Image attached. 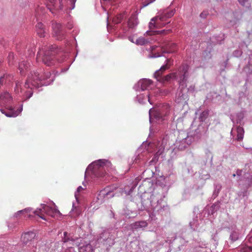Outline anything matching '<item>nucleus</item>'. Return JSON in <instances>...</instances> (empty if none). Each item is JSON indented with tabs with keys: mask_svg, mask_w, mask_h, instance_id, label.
<instances>
[{
	"mask_svg": "<svg viewBox=\"0 0 252 252\" xmlns=\"http://www.w3.org/2000/svg\"><path fill=\"white\" fill-rule=\"evenodd\" d=\"M56 52L55 45H51L49 47L44 46L38 52L36 60L37 62L42 61L47 66H51L54 64V56Z\"/></svg>",
	"mask_w": 252,
	"mask_h": 252,
	"instance_id": "1",
	"label": "nucleus"
},
{
	"mask_svg": "<svg viewBox=\"0 0 252 252\" xmlns=\"http://www.w3.org/2000/svg\"><path fill=\"white\" fill-rule=\"evenodd\" d=\"M162 61L165 63V64L161 66L160 69L155 73V78L157 81L161 83L168 82L171 79L177 80V76L176 73L175 72L169 73L163 77L162 76V74L165 71L170 68L172 63L170 59H167L165 57L162 58Z\"/></svg>",
	"mask_w": 252,
	"mask_h": 252,
	"instance_id": "2",
	"label": "nucleus"
},
{
	"mask_svg": "<svg viewBox=\"0 0 252 252\" xmlns=\"http://www.w3.org/2000/svg\"><path fill=\"white\" fill-rule=\"evenodd\" d=\"M50 75L49 72L45 73L44 75H40L38 72L33 71L28 76L25 82V87L31 89L39 87L43 85L42 81L49 78Z\"/></svg>",
	"mask_w": 252,
	"mask_h": 252,
	"instance_id": "3",
	"label": "nucleus"
},
{
	"mask_svg": "<svg viewBox=\"0 0 252 252\" xmlns=\"http://www.w3.org/2000/svg\"><path fill=\"white\" fill-rule=\"evenodd\" d=\"M175 11L173 10H166L159 15L153 18L149 23V28L153 30L163 27L169 23L166 22L167 20L172 17Z\"/></svg>",
	"mask_w": 252,
	"mask_h": 252,
	"instance_id": "4",
	"label": "nucleus"
},
{
	"mask_svg": "<svg viewBox=\"0 0 252 252\" xmlns=\"http://www.w3.org/2000/svg\"><path fill=\"white\" fill-rule=\"evenodd\" d=\"M151 48L150 57L156 58L161 56L159 51H162V53L174 52L176 49V44L170 41H165L161 47L153 46Z\"/></svg>",
	"mask_w": 252,
	"mask_h": 252,
	"instance_id": "5",
	"label": "nucleus"
},
{
	"mask_svg": "<svg viewBox=\"0 0 252 252\" xmlns=\"http://www.w3.org/2000/svg\"><path fill=\"white\" fill-rule=\"evenodd\" d=\"M42 206L41 208L37 209L33 213L35 215L45 220H47L46 218V215L53 218H58L62 215L60 212L57 209L53 208L45 204Z\"/></svg>",
	"mask_w": 252,
	"mask_h": 252,
	"instance_id": "6",
	"label": "nucleus"
},
{
	"mask_svg": "<svg viewBox=\"0 0 252 252\" xmlns=\"http://www.w3.org/2000/svg\"><path fill=\"white\" fill-rule=\"evenodd\" d=\"M189 66L187 64H182L178 68L176 74L180 84L184 85L187 81L189 76Z\"/></svg>",
	"mask_w": 252,
	"mask_h": 252,
	"instance_id": "7",
	"label": "nucleus"
},
{
	"mask_svg": "<svg viewBox=\"0 0 252 252\" xmlns=\"http://www.w3.org/2000/svg\"><path fill=\"white\" fill-rule=\"evenodd\" d=\"M112 165L110 162L104 159H99L97 161H94L92 163L91 166H93L94 172H96V170H98L99 172L101 173H96V175L98 177H102L104 175L103 171L107 167Z\"/></svg>",
	"mask_w": 252,
	"mask_h": 252,
	"instance_id": "8",
	"label": "nucleus"
},
{
	"mask_svg": "<svg viewBox=\"0 0 252 252\" xmlns=\"http://www.w3.org/2000/svg\"><path fill=\"white\" fill-rule=\"evenodd\" d=\"M47 7L50 11L54 13V11H57L63 8L62 0H48Z\"/></svg>",
	"mask_w": 252,
	"mask_h": 252,
	"instance_id": "9",
	"label": "nucleus"
},
{
	"mask_svg": "<svg viewBox=\"0 0 252 252\" xmlns=\"http://www.w3.org/2000/svg\"><path fill=\"white\" fill-rule=\"evenodd\" d=\"M52 28L53 35L59 40H62L64 37V33L62 30V25L56 22L53 23Z\"/></svg>",
	"mask_w": 252,
	"mask_h": 252,
	"instance_id": "10",
	"label": "nucleus"
},
{
	"mask_svg": "<svg viewBox=\"0 0 252 252\" xmlns=\"http://www.w3.org/2000/svg\"><path fill=\"white\" fill-rule=\"evenodd\" d=\"M11 100L12 97L8 93L3 92L0 94V105L6 106Z\"/></svg>",
	"mask_w": 252,
	"mask_h": 252,
	"instance_id": "11",
	"label": "nucleus"
},
{
	"mask_svg": "<svg viewBox=\"0 0 252 252\" xmlns=\"http://www.w3.org/2000/svg\"><path fill=\"white\" fill-rule=\"evenodd\" d=\"M35 237V233L33 232H28L23 234L21 236V240L25 244L31 241Z\"/></svg>",
	"mask_w": 252,
	"mask_h": 252,
	"instance_id": "12",
	"label": "nucleus"
},
{
	"mask_svg": "<svg viewBox=\"0 0 252 252\" xmlns=\"http://www.w3.org/2000/svg\"><path fill=\"white\" fill-rule=\"evenodd\" d=\"M138 24L137 15L133 13L127 21V26L129 29L134 28Z\"/></svg>",
	"mask_w": 252,
	"mask_h": 252,
	"instance_id": "13",
	"label": "nucleus"
},
{
	"mask_svg": "<svg viewBox=\"0 0 252 252\" xmlns=\"http://www.w3.org/2000/svg\"><path fill=\"white\" fill-rule=\"evenodd\" d=\"M37 34L41 37L45 36V29L44 26L41 23H38L36 26Z\"/></svg>",
	"mask_w": 252,
	"mask_h": 252,
	"instance_id": "14",
	"label": "nucleus"
},
{
	"mask_svg": "<svg viewBox=\"0 0 252 252\" xmlns=\"http://www.w3.org/2000/svg\"><path fill=\"white\" fill-rule=\"evenodd\" d=\"M30 66L29 63H27L25 61L21 62L19 65V70L21 74H24Z\"/></svg>",
	"mask_w": 252,
	"mask_h": 252,
	"instance_id": "15",
	"label": "nucleus"
},
{
	"mask_svg": "<svg viewBox=\"0 0 252 252\" xmlns=\"http://www.w3.org/2000/svg\"><path fill=\"white\" fill-rule=\"evenodd\" d=\"M147 225L148 223L145 221H137L132 224V227L133 229H137L141 227H145Z\"/></svg>",
	"mask_w": 252,
	"mask_h": 252,
	"instance_id": "16",
	"label": "nucleus"
},
{
	"mask_svg": "<svg viewBox=\"0 0 252 252\" xmlns=\"http://www.w3.org/2000/svg\"><path fill=\"white\" fill-rule=\"evenodd\" d=\"M140 84L141 85V89L145 90L151 85L152 81L150 80L144 79L140 81Z\"/></svg>",
	"mask_w": 252,
	"mask_h": 252,
	"instance_id": "17",
	"label": "nucleus"
},
{
	"mask_svg": "<svg viewBox=\"0 0 252 252\" xmlns=\"http://www.w3.org/2000/svg\"><path fill=\"white\" fill-rule=\"evenodd\" d=\"M237 140L239 141H241L243 139L244 134V130L243 128L240 126H238L237 128Z\"/></svg>",
	"mask_w": 252,
	"mask_h": 252,
	"instance_id": "18",
	"label": "nucleus"
},
{
	"mask_svg": "<svg viewBox=\"0 0 252 252\" xmlns=\"http://www.w3.org/2000/svg\"><path fill=\"white\" fill-rule=\"evenodd\" d=\"M125 14L120 13L115 16L112 20V22L115 24H117L121 22L123 18H124Z\"/></svg>",
	"mask_w": 252,
	"mask_h": 252,
	"instance_id": "19",
	"label": "nucleus"
},
{
	"mask_svg": "<svg viewBox=\"0 0 252 252\" xmlns=\"http://www.w3.org/2000/svg\"><path fill=\"white\" fill-rule=\"evenodd\" d=\"M80 252H93V249L91 245L87 244L84 247L79 248Z\"/></svg>",
	"mask_w": 252,
	"mask_h": 252,
	"instance_id": "20",
	"label": "nucleus"
},
{
	"mask_svg": "<svg viewBox=\"0 0 252 252\" xmlns=\"http://www.w3.org/2000/svg\"><path fill=\"white\" fill-rule=\"evenodd\" d=\"M147 42L148 41L143 37H140L135 39V43L138 45H143Z\"/></svg>",
	"mask_w": 252,
	"mask_h": 252,
	"instance_id": "21",
	"label": "nucleus"
},
{
	"mask_svg": "<svg viewBox=\"0 0 252 252\" xmlns=\"http://www.w3.org/2000/svg\"><path fill=\"white\" fill-rule=\"evenodd\" d=\"M208 115H209L208 111H204L203 112H202L201 113V114L200 115V117H199L200 121L202 122L204 121L207 119Z\"/></svg>",
	"mask_w": 252,
	"mask_h": 252,
	"instance_id": "22",
	"label": "nucleus"
},
{
	"mask_svg": "<svg viewBox=\"0 0 252 252\" xmlns=\"http://www.w3.org/2000/svg\"><path fill=\"white\" fill-rule=\"evenodd\" d=\"M63 235H64V237L63 238V241L64 243H66V242H69V241H73V239L70 238V237H69V235L68 234V233L67 232H64L63 233Z\"/></svg>",
	"mask_w": 252,
	"mask_h": 252,
	"instance_id": "23",
	"label": "nucleus"
},
{
	"mask_svg": "<svg viewBox=\"0 0 252 252\" xmlns=\"http://www.w3.org/2000/svg\"><path fill=\"white\" fill-rule=\"evenodd\" d=\"M10 76L6 75L0 78V84H3L4 82H6L8 80V78H10ZM8 81H10V79H8Z\"/></svg>",
	"mask_w": 252,
	"mask_h": 252,
	"instance_id": "24",
	"label": "nucleus"
},
{
	"mask_svg": "<svg viewBox=\"0 0 252 252\" xmlns=\"http://www.w3.org/2000/svg\"><path fill=\"white\" fill-rule=\"evenodd\" d=\"M14 59V54L13 53H9L8 56V60L9 64H12L13 63V60Z\"/></svg>",
	"mask_w": 252,
	"mask_h": 252,
	"instance_id": "25",
	"label": "nucleus"
},
{
	"mask_svg": "<svg viewBox=\"0 0 252 252\" xmlns=\"http://www.w3.org/2000/svg\"><path fill=\"white\" fill-rule=\"evenodd\" d=\"M31 209L30 208H26L24 210L18 211L17 212V214H19L24 213H28L31 211Z\"/></svg>",
	"mask_w": 252,
	"mask_h": 252,
	"instance_id": "26",
	"label": "nucleus"
},
{
	"mask_svg": "<svg viewBox=\"0 0 252 252\" xmlns=\"http://www.w3.org/2000/svg\"><path fill=\"white\" fill-rule=\"evenodd\" d=\"M83 190V188L81 186H79V187H78L77 189V192L75 194V197H77L79 192Z\"/></svg>",
	"mask_w": 252,
	"mask_h": 252,
	"instance_id": "27",
	"label": "nucleus"
},
{
	"mask_svg": "<svg viewBox=\"0 0 252 252\" xmlns=\"http://www.w3.org/2000/svg\"><path fill=\"white\" fill-rule=\"evenodd\" d=\"M65 252H76L74 248L70 247L65 250Z\"/></svg>",
	"mask_w": 252,
	"mask_h": 252,
	"instance_id": "28",
	"label": "nucleus"
},
{
	"mask_svg": "<svg viewBox=\"0 0 252 252\" xmlns=\"http://www.w3.org/2000/svg\"><path fill=\"white\" fill-rule=\"evenodd\" d=\"M0 111L2 113L4 114L7 117H11L12 115L10 114V113H5V111L4 109H0Z\"/></svg>",
	"mask_w": 252,
	"mask_h": 252,
	"instance_id": "29",
	"label": "nucleus"
},
{
	"mask_svg": "<svg viewBox=\"0 0 252 252\" xmlns=\"http://www.w3.org/2000/svg\"><path fill=\"white\" fill-rule=\"evenodd\" d=\"M164 149V147L160 146L158 152H157V154H159V155L161 154V153L162 152V151Z\"/></svg>",
	"mask_w": 252,
	"mask_h": 252,
	"instance_id": "30",
	"label": "nucleus"
},
{
	"mask_svg": "<svg viewBox=\"0 0 252 252\" xmlns=\"http://www.w3.org/2000/svg\"><path fill=\"white\" fill-rule=\"evenodd\" d=\"M239 2L243 5H245V2L246 1V0H238Z\"/></svg>",
	"mask_w": 252,
	"mask_h": 252,
	"instance_id": "31",
	"label": "nucleus"
},
{
	"mask_svg": "<svg viewBox=\"0 0 252 252\" xmlns=\"http://www.w3.org/2000/svg\"><path fill=\"white\" fill-rule=\"evenodd\" d=\"M206 13H204V12H202V13H201L200 14V16H201V17H203V18H204V17H205V16H206Z\"/></svg>",
	"mask_w": 252,
	"mask_h": 252,
	"instance_id": "32",
	"label": "nucleus"
},
{
	"mask_svg": "<svg viewBox=\"0 0 252 252\" xmlns=\"http://www.w3.org/2000/svg\"><path fill=\"white\" fill-rule=\"evenodd\" d=\"M80 212H81V211L79 210L76 209V216H78L80 214Z\"/></svg>",
	"mask_w": 252,
	"mask_h": 252,
	"instance_id": "33",
	"label": "nucleus"
},
{
	"mask_svg": "<svg viewBox=\"0 0 252 252\" xmlns=\"http://www.w3.org/2000/svg\"><path fill=\"white\" fill-rule=\"evenodd\" d=\"M129 40H130L131 42H133V43H135V39H134V38H132V39H131L129 38Z\"/></svg>",
	"mask_w": 252,
	"mask_h": 252,
	"instance_id": "34",
	"label": "nucleus"
},
{
	"mask_svg": "<svg viewBox=\"0 0 252 252\" xmlns=\"http://www.w3.org/2000/svg\"><path fill=\"white\" fill-rule=\"evenodd\" d=\"M249 241L251 243H252V236L249 238Z\"/></svg>",
	"mask_w": 252,
	"mask_h": 252,
	"instance_id": "35",
	"label": "nucleus"
},
{
	"mask_svg": "<svg viewBox=\"0 0 252 252\" xmlns=\"http://www.w3.org/2000/svg\"><path fill=\"white\" fill-rule=\"evenodd\" d=\"M104 1H107V0H104ZM108 1L112 2L115 1V0H108Z\"/></svg>",
	"mask_w": 252,
	"mask_h": 252,
	"instance_id": "36",
	"label": "nucleus"
},
{
	"mask_svg": "<svg viewBox=\"0 0 252 252\" xmlns=\"http://www.w3.org/2000/svg\"><path fill=\"white\" fill-rule=\"evenodd\" d=\"M71 1L72 3H75V2L76 1V0H71Z\"/></svg>",
	"mask_w": 252,
	"mask_h": 252,
	"instance_id": "37",
	"label": "nucleus"
},
{
	"mask_svg": "<svg viewBox=\"0 0 252 252\" xmlns=\"http://www.w3.org/2000/svg\"><path fill=\"white\" fill-rule=\"evenodd\" d=\"M170 30H167V32H170Z\"/></svg>",
	"mask_w": 252,
	"mask_h": 252,
	"instance_id": "38",
	"label": "nucleus"
},
{
	"mask_svg": "<svg viewBox=\"0 0 252 252\" xmlns=\"http://www.w3.org/2000/svg\"><path fill=\"white\" fill-rule=\"evenodd\" d=\"M10 110H12L13 109L12 108V107H10Z\"/></svg>",
	"mask_w": 252,
	"mask_h": 252,
	"instance_id": "39",
	"label": "nucleus"
},
{
	"mask_svg": "<svg viewBox=\"0 0 252 252\" xmlns=\"http://www.w3.org/2000/svg\"><path fill=\"white\" fill-rule=\"evenodd\" d=\"M233 177H235V174H234L233 175Z\"/></svg>",
	"mask_w": 252,
	"mask_h": 252,
	"instance_id": "40",
	"label": "nucleus"
}]
</instances>
